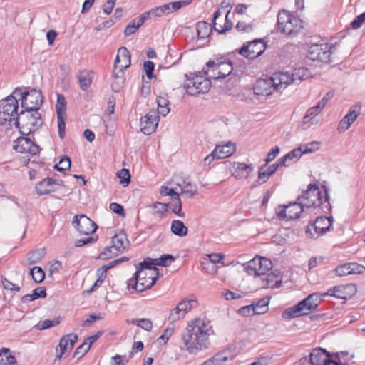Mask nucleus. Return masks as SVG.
Wrapping results in <instances>:
<instances>
[{"label":"nucleus","mask_w":365,"mask_h":365,"mask_svg":"<svg viewBox=\"0 0 365 365\" xmlns=\"http://www.w3.org/2000/svg\"><path fill=\"white\" fill-rule=\"evenodd\" d=\"M214 334L211 326L203 319H195L190 322L181 334L186 351L190 354H197L209 348L210 336Z\"/></svg>","instance_id":"nucleus-1"},{"label":"nucleus","mask_w":365,"mask_h":365,"mask_svg":"<svg viewBox=\"0 0 365 365\" xmlns=\"http://www.w3.org/2000/svg\"><path fill=\"white\" fill-rule=\"evenodd\" d=\"M138 266L140 269L128 280V287L138 292H142L150 289L156 283L158 279L159 270L155 267H152L145 258L138 264Z\"/></svg>","instance_id":"nucleus-2"},{"label":"nucleus","mask_w":365,"mask_h":365,"mask_svg":"<svg viewBox=\"0 0 365 365\" xmlns=\"http://www.w3.org/2000/svg\"><path fill=\"white\" fill-rule=\"evenodd\" d=\"M323 294L318 292L309 294L305 299L300 301L296 305L286 309L282 314L284 319L296 318L301 316L308 315L317 310L322 302Z\"/></svg>","instance_id":"nucleus-3"},{"label":"nucleus","mask_w":365,"mask_h":365,"mask_svg":"<svg viewBox=\"0 0 365 365\" xmlns=\"http://www.w3.org/2000/svg\"><path fill=\"white\" fill-rule=\"evenodd\" d=\"M22 135H29L43 124L38 111L21 110L14 123Z\"/></svg>","instance_id":"nucleus-4"},{"label":"nucleus","mask_w":365,"mask_h":365,"mask_svg":"<svg viewBox=\"0 0 365 365\" xmlns=\"http://www.w3.org/2000/svg\"><path fill=\"white\" fill-rule=\"evenodd\" d=\"M278 30L288 36L297 34L303 28V21L298 17L283 10L277 16Z\"/></svg>","instance_id":"nucleus-5"},{"label":"nucleus","mask_w":365,"mask_h":365,"mask_svg":"<svg viewBox=\"0 0 365 365\" xmlns=\"http://www.w3.org/2000/svg\"><path fill=\"white\" fill-rule=\"evenodd\" d=\"M329 195L327 190L324 191V197L322 196V192L317 185L310 184L307 190L302 192L297 198L299 202H302L306 207H319L323 202L329 201Z\"/></svg>","instance_id":"nucleus-6"},{"label":"nucleus","mask_w":365,"mask_h":365,"mask_svg":"<svg viewBox=\"0 0 365 365\" xmlns=\"http://www.w3.org/2000/svg\"><path fill=\"white\" fill-rule=\"evenodd\" d=\"M19 102L16 98L11 94L7 98L0 101V125L16 120L18 115Z\"/></svg>","instance_id":"nucleus-7"},{"label":"nucleus","mask_w":365,"mask_h":365,"mask_svg":"<svg viewBox=\"0 0 365 365\" xmlns=\"http://www.w3.org/2000/svg\"><path fill=\"white\" fill-rule=\"evenodd\" d=\"M206 65L210 69L211 74L208 75L207 71H205V73L209 78L215 80L225 78L233 70L232 63L225 57L217 58L216 61H209Z\"/></svg>","instance_id":"nucleus-8"},{"label":"nucleus","mask_w":365,"mask_h":365,"mask_svg":"<svg viewBox=\"0 0 365 365\" xmlns=\"http://www.w3.org/2000/svg\"><path fill=\"white\" fill-rule=\"evenodd\" d=\"M305 73H307V69L301 68L295 69L294 73L292 74H290L288 72L275 73L274 76L272 78L274 81V89H276V91H280L296 80L299 81H302L304 79Z\"/></svg>","instance_id":"nucleus-9"},{"label":"nucleus","mask_w":365,"mask_h":365,"mask_svg":"<svg viewBox=\"0 0 365 365\" xmlns=\"http://www.w3.org/2000/svg\"><path fill=\"white\" fill-rule=\"evenodd\" d=\"M333 49L335 48L329 43L313 44L308 50L307 57L314 61L329 63L333 61Z\"/></svg>","instance_id":"nucleus-10"},{"label":"nucleus","mask_w":365,"mask_h":365,"mask_svg":"<svg viewBox=\"0 0 365 365\" xmlns=\"http://www.w3.org/2000/svg\"><path fill=\"white\" fill-rule=\"evenodd\" d=\"M43 94L40 90L31 89L21 93V106L30 111H38L43 103Z\"/></svg>","instance_id":"nucleus-11"},{"label":"nucleus","mask_w":365,"mask_h":365,"mask_svg":"<svg viewBox=\"0 0 365 365\" xmlns=\"http://www.w3.org/2000/svg\"><path fill=\"white\" fill-rule=\"evenodd\" d=\"M210 80L199 75H196L191 78H187L186 83L184 84L186 92L192 96L205 93L210 90Z\"/></svg>","instance_id":"nucleus-12"},{"label":"nucleus","mask_w":365,"mask_h":365,"mask_svg":"<svg viewBox=\"0 0 365 365\" xmlns=\"http://www.w3.org/2000/svg\"><path fill=\"white\" fill-rule=\"evenodd\" d=\"M275 211L279 220H292L300 217V214L304 211V206L302 202H294L287 205H278Z\"/></svg>","instance_id":"nucleus-13"},{"label":"nucleus","mask_w":365,"mask_h":365,"mask_svg":"<svg viewBox=\"0 0 365 365\" xmlns=\"http://www.w3.org/2000/svg\"><path fill=\"white\" fill-rule=\"evenodd\" d=\"M266 49V43L262 39H255L247 44H244L238 50V53L249 59H255L261 56Z\"/></svg>","instance_id":"nucleus-14"},{"label":"nucleus","mask_w":365,"mask_h":365,"mask_svg":"<svg viewBox=\"0 0 365 365\" xmlns=\"http://www.w3.org/2000/svg\"><path fill=\"white\" fill-rule=\"evenodd\" d=\"M72 225L81 234L86 235L93 233L98 227L93 220L83 214L76 215Z\"/></svg>","instance_id":"nucleus-15"},{"label":"nucleus","mask_w":365,"mask_h":365,"mask_svg":"<svg viewBox=\"0 0 365 365\" xmlns=\"http://www.w3.org/2000/svg\"><path fill=\"white\" fill-rule=\"evenodd\" d=\"M58 135L63 139L66 133V101L63 94L57 95V103L56 105Z\"/></svg>","instance_id":"nucleus-16"},{"label":"nucleus","mask_w":365,"mask_h":365,"mask_svg":"<svg viewBox=\"0 0 365 365\" xmlns=\"http://www.w3.org/2000/svg\"><path fill=\"white\" fill-rule=\"evenodd\" d=\"M23 135L14 142V148L16 152L35 155L40 152V148L29 138Z\"/></svg>","instance_id":"nucleus-17"},{"label":"nucleus","mask_w":365,"mask_h":365,"mask_svg":"<svg viewBox=\"0 0 365 365\" xmlns=\"http://www.w3.org/2000/svg\"><path fill=\"white\" fill-rule=\"evenodd\" d=\"M159 117L155 110H150L140 118V130L145 135H150L156 130L158 125Z\"/></svg>","instance_id":"nucleus-18"},{"label":"nucleus","mask_w":365,"mask_h":365,"mask_svg":"<svg viewBox=\"0 0 365 365\" xmlns=\"http://www.w3.org/2000/svg\"><path fill=\"white\" fill-rule=\"evenodd\" d=\"M130 54L125 47H120L118 49V54L115 58L114 67L119 71H123L130 66Z\"/></svg>","instance_id":"nucleus-19"},{"label":"nucleus","mask_w":365,"mask_h":365,"mask_svg":"<svg viewBox=\"0 0 365 365\" xmlns=\"http://www.w3.org/2000/svg\"><path fill=\"white\" fill-rule=\"evenodd\" d=\"M274 81L272 78L260 79L257 81L253 87L254 93L258 96H269L272 94L274 89Z\"/></svg>","instance_id":"nucleus-20"},{"label":"nucleus","mask_w":365,"mask_h":365,"mask_svg":"<svg viewBox=\"0 0 365 365\" xmlns=\"http://www.w3.org/2000/svg\"><path fill=\"white\" fill-rule=\"evenodd\" d=\"M78 340V336L75 334H68L63 336L59 341L60 353L56 355L55 361H60L63 354L67 351L73 349V345Z\"/></svg>","instance_id":"nucleus-21"},{"label":"nucleus","mask_w":365,"mask_h":365,"mask_svg":"<svg viewBox=\"0 0 365 365\" xmlns=\"http://www.w3.org/2000/svg\"><path fill=\"white\" fill-rule=\"evenodd\" d=\"M331 355L324 349L317 348L314 349L309 355L311 365H324Z\"/></svg>","instance_id":"nucleus-22"},{"label":"nucleus","mask_w":365,"mask_h":365,"mask_svg":"<svg viewBox=\"0 0 365 365\" xmlns=\"http://www.w3.org/2000/svg\"><path fill=\"white\" fill-rule=\"evenodd\" d=\"M236 151L235 143L228 142L223 145H217L212 150V154L218 159H224L231 156Z\"/></svg>","instance_id":"nucleus-23"},{"label":"nucleus","mask_w":365,"mask_h":365,"mask_svg":"<svg viewBox=\"0 0 365 365\" xmlns=\"http://www.w3.org/2000/svg\"><path fill=\"white\" fill-rule=\"evenodd\" d=\"M333 220L328 217H319L314 221L313 226L315 232L317 234L316 237L319 235H324L327 231H329L332 227Z\"/></svg>","instance_id":"nucleus-24"},{"label":"nucleus","mask_w":365,"mask_h":365,"mask_svg":"<svg viewBox=\"0 0 365 365\" xmlns=\"http://www.w3.org/2000/svg\"><path fill=\"white\" fill-rule=\"evenodd\" d=\"M232 175L237 179H246L253 170L252 165L235 162L232 165Z\"/></svg>","instance_id":"nucleus-25"},{"label":"nucleus","mask_w":365,"mask_h":365,"mask_svg":"<svg viewBox=\"0 0 365 365\" xmlns=\"http://www.w3.org/2000/svg\"><path fill=\"white\" fill-rule=\"evenodd\" d=\"M283 165L282 163H279V159L277 162L272 165L267 166V163L265 165H262L259 168L258 172V180H262V183L265 182L269 177L273 175L277 171V168ZM261 184V182H259Z\"/></svg>","instance_id":"nucleus-26"},{"label":"nucleus","mask_w":365,"mask_h":365,"mask_svg":"<svg viewBox=\"0 0 365 365\" xmlns=\"http://www.w3.org/2000/svg\"><path fill=\"white\" fill-rule=\"evenodd\" d=\"M55 184H56V180L46 178L36 184V190L39 195L49 194L55 190Z\"/></svg>","instance_id":"nucleus-27"},{"label":"nucleus","mask_w":365,"mask_h":365,"mask_svg":"<svg viewBox=\"0 0 365 365\" xmlns=\"http://www.w3.org/2000/svg\"><path fill=\"white\" fill-rule=\"evenodd\" d=\"M128 244L129 242L126 235L123 230H120L112 237V245L115 250L118 251L120 253L123 252L126 249Z\"/></svg>","instance_id":"nucleus-28"},{"label":"nucleus","mask_w":365,"mask_h":365,"mask_svg":"<svg viewBox=\"0 0 365 365\" xmlns=\"http://www.w3.org/2000/svg\"><path fill=\"white\" fill-rule=\"evenodd\" d=\"M353 284H348L346 286H334L328 289L327 292L324 293V296L329 295L335 297L339 299H346L348 294L346 292L347 289H354Z\"/></svg>","instance_id":"nucleus-29"},{"label":"nucleus","mask_w":365,"mask_h":365,"mask_svg":"<svg viewBox=\"0 0 365 365\" xmlns=\"http://www.w3.org/2000/svg\"><path fill=\"white\" fill-rule=\"evenodd\" d=\"M93 78L94 73L92 71L83 70L80 71L78 75L80 88L83 91H87L91 86Z\"/></svg>","instance_id":"nucleus-30"},{"label":"nucleus","mask_w":365,"mask_h":365,"mask_svg":"<svg viewBox=\"0 0 365 365\" xmlns=\"http://www.w3.org/2000/svg\"><path fill=\"white\" fill-rule=\"evenodd\" d=\"M303 155L302 148L299 146L294 148L284 157L279 158V163H282L284 166L287 167L290 165L289 161L297 162L300 157Z\"/></svg>","instance_id":"nucleus-31"},{"label":"nucleus","mask_w":365,"mask_h":365,"mask_svg":"<svg viewBox=\"0 0 365 365\" xmlns=\"http://www.w3.org/2000/svg\"><path fill=\"white\" fill-rule=\"evenodd\" d=\"M147 262H149V264L152 267L155 266H163V267H168L173 262L175 261V257L170 254L163 255L159 258L152 259L150 257L145 258Z\"/></svg>","instance_id":"nucleus-32"},{"label":"nucleus","mask_w":365,"mask_h":365,"mask_svg":"<svg viewBox=\"0 0 365 365\" xmlns=\"http://www.w3.org/2000/svg\"><path fill=\"white\" fill-rule=\"evenodd\" d=\"M158 110L163 116H166L170 110V103L168 98L167 94H163L158 96Z\"/></svg>","instance_id":"nucleus-33"},{"label":"nucleus","mask_w":365,"mask_h":365,"mask_svg":"<svg viewBox=\"0 0 365 365\" xmlns=\"http://www.w3.org/2000/svg\"><path fill=\"white\" fill-rule=\"evenodd\" d=\"M46 255L45 248H40L29 252L26 255V260L29 265H32L40 262Z\"/></svg>","instance_id":"nucleus-34"},{"label":"nucleus","mask_w":365,"mask_h":365,"mask_svg":"<svg viewBox=\"0 0 365 365\" xmlns=\"http://www.w3.org/2000/svg\"><path fill=\"white\" fill-rule=\"evenodd\" d=\"M46 297V290L44 287H40L35 289L31 294H26L21 297L23 303H28L34 301L38 298H45Z\"/></svg>","instance_id":"nucleus-35"},{"label":"nucleus","mask_w":365,"mask_h":365,"mask_svg":"<svg viewBox=\"0 0 365 365\" xmlns=\"http://www.w3.org/2000/svg\"><path fill=\"white\" fill-rule=\"evenodd\" d=\"M172 232L179 237H185L187 235L188 229L184 223L178 220H173L170 227Z\"/></svg>","instance_id":"nucleus-36"},{"label":"nucleus","mask_w":365,"mask_h":365,"mask_svg":"<svg viewBox=\"0 0 365 365\" xmlns=\"http://www.w3.org/2000/svg\"><path fill=\"white\" fill-rule=\"evenodd\" d=\"M269 300V297H265L259 299L256 303H252L256 314H262L268 311Z\"/></svg>","instance_id":"nucleus-37"},{"label":"nucleus","mask_w":365,"mask_h":365,"mask_svg":"<svg viewBox=\"0 0 365 365\" xmlns=\"http://www.w3.org/2000/svg\"><path fill=\"white\" fill-rule=\"evenodd\" d=\"M209 261L207 262H203V264H207L208 266L211 267V272H216L217 269L215 267V264L217 263H222V260L225 257V255L224 254H216L212 253L208 255Z\"/></svg>","instance_id":"nucleus-38"},{"label":"nucleus","mask_w":365,"mask_h":365,"mask_svg":"<svg viewBox=\"0 0 365 365\" xmlns=\"http://www.w3.org/2000/svg\"><path fill=\"white\" fill-rule=\"evenodd\" d=\"M258 264V276L266 274L272 268V262L266 257H259Z\"/></svg>","instance_id":"nucleus-39"},{"label":"nucleus","mask_w":365,"mask_h":365,"mask_svg":"<svg viewBox=\"0 0 365 365\" xmlns=\"http://www.w3.org/2000/svg\"><path fill=\"white\" fill-rule=\"evenodd\" d=\"M168 207L171 209L172 212L176 214L178 217H185V213L182 210V202L179 195L172 198V202L168 204Z\"/></svg>","instance_id":"nucleus-40"},{"label":"nucleus","mask_w":365,"mask_h":365,"mask_svg":"<svg viewBox=\"0 0 365 365\" xmlns=\"http://www.w3.org/2000/svg\"><path fill=\"white\" fill-rule=\"evenodd\" d=\"M227 356L225 351L219 352L212 357L204 361L201 365H220L221 363L226 361Z\"/></svg>","instance_id":"nucleus-41"},{"label":"nucleus","mask_w":365,"mask_h":365,"mask_svg":"<svg viewBox=\"0 0 365 365\" xmlns=\"http://www.w3.org/2000/svg\"><path fill=\"white\" fill-rule=\"evenodd\" d=\"M210 32V25L207 22L200 21L197 24V33L199 38L204 39L208 37Z\"/></svg>","instance_id":"nucleus-42"},{"label":"nucleus","mask_w":365,"mask_h":365,"mask_svg":"<svg viewBox=\"0 0 365 365\" xmlns=\"http://www.w3.org/2000/svg\"><path fill=\"white\" fill-rule=\"evenodd\" d=\"M130 323L140 327L141 329L147 331H150L153 329V322L148 318L133 319H131Z\"/></svg>","instance_id":"nucleus-43"},{"label":"nucleus","mask_w":365,"mask_h":365,"mask_svg":"<svg viewBox=\"0 0 365 365\" xmlns=\"http://www.w3.org/2000/svg\"><path fill=\"white\" fill-rule=\"evenodd\" d=\"M0 365H17V361L9 351H5L0 353Z\"/></svg>","instance_id":"nucleus-44"},{"label":"nucleus","mask_w":365,"mask_h":365,"mask_svg":"<svg viewBox=\"0 0 365 365\" xmlns=\"http://www.w3.org/2000/svg\"><path fill=\"white\" fill-rule=\"evenodd\" d=\"M30 274L36 283H41L45 278V273L41 267H34L30 269Z\"/></svg>","instance_id":"nucleus-45"},{"label":"nucleus","mask_w":365,"mask_h":365,"mask_svg":"<svg viewBox=\"0 0 365 365\" xmlns=\"http://www.w3.org/2000/svg\"><path fill=\"white\" fill-rule=\"evenodd\" d=\"M196 305L197 301L195 299H184L178 304V307L183 312V314L185 316Z\"/></svg>","instance_id":"nucleus-46"},{"label":"nucleus","mask_w":365,"mask_h":365,"mask_svg":"<svg viewBox=\"0 0 365 365\" xmlns=\"http://www.w3.org/2000/svg\"><path fill=\"white\" fill-rule=\"evenodd\" d=\"M120 253L118 251L115 250L113 245L110 247H106L103 251H102L99 255L98 259L102 260H106L110 259Z\"/></svg>","instance_id":"nucleus-47"},{"label":"nucleus","mask_w":365,"mask_h":365,"mask_svg":"<svg viewBox=\"0 0 365 365\" xmlns=\"http://www.w3.org/2000/svg\"><path fill=\"white\" fill-rule=\"evenodd\" d=\"M321 143L319 141H312L307 144L301 145L303 154L312 153L318 150L320 148Z\"/></svg>","instance_id":"nucleus-48"},{"label":"nucleus","mask_w":365,"mask_h":365,"mask_svg":"<svg viewBox=\"0 0 365 365\" xmlns=\"http://www.w3.org/2000/svg\"><path fill=\"white\" fill-rule=\"evenodd\" d=\"M184 317L185 315L183 314V312L181 311V309L177 305L175 308L171 309L168 319L170 323H174Z\"/></svg>","instance_id":"nucleus-49"},{"label":"nucleus","mask_w":365,"mask_h":365,"mask_svg":"<svg viewBox=\"0 0 365 365\" xmlns=\"http://www.w3.org/2000/svg\"><path fill=\"white\" fill-rule=\"evenodd\" d=\"M60 323V321L58 319L56 320H50V319H46L43 321L38 322L35 326L34 328L37 330H44L48 328H51L52 327H54L55 325H58Z\"/></svg>","instance_id":"nucleus-50"},{"label":"nucleus","mask_w":365,"mask_h":365,"mask_svg":"<svg viewBox=\"0 0 365 365\" xmlns=\"http://www.w3.org/2000/svg\"><path fill=\"white\" fill-rule=\"evenodd\" d=\"M318 121L317 118H314V117L310 116L308 113H306L302 119L301 128L302 130H307L312 125H316Z\"/></svg>","instance_id":"nucleus-51"},{"label":"nucleus","mask_w":365,"mask_h":365,"mask_svg":"<svg viewBox=\"0 0 365 365\" xmlns=\"http://www.w3.org/2000/svg\"><path fill=\"white\" fill-rule=\"evenodd\" d=\"M71 164L70 158L65 155L60 160L58 164L54 165V168L58 171H64L71 168Z\"/></svg>","instance_id":"nucleus-52"},{"label":"nucleus","mask_w":365,"mask_h":365,"mask_svg":"<svg viewBox=\"0 0 365 365\" xmlns=\"http://www.w3.org/2000/svg\"><path fill=\"white\" fill-rule=\"evenodd\" d=\"M91 349V344L87 345V341H84L81 344L75 351L73 357L81 358L83 357Z\"/></svg>","instance_id":"nucleus-53"},{"label":"nucleus","mask_w":365,"mask_h":365,"mask_svg":"<svg viewBox=\"0 0 365 365\" xmlns=\"http://www.w3.org/2000/svg\"><path fill=\"white\" fill-rule=\"evenodd\" d=\"M118 178L120 179V183L126 185L129 184L130 182V175L129 170L125 168L121 169L120 171L117 173Z\"/></svg>","instance_id":"nucleus-54"},{"label":"nucleus","mask_w":365,"mask_h":365,"mask_svg":"<svg viewBox=\"0 0 365 365\" xmlns=\"http://www.w3.org/2000/svg\"><path fill=\"white\" fill-rule=\"evenodd\" d=\"M132 357V352H130L128 358H127L126 356H120L117 354L112 357V360L114 361L112 365H125L127 363H128Z\"/></svg>","instance_id":"nucleus-55"},{"label":"nucleus","mask_w":365,"mask_h":365,"mask_svg":"<svg viewBox=\"0 0 365 365\" xmlns=\"http://www.w3.org/2000/svg\"><path fill=\"white\" fill-rule=\"evenodd\" d=\"M197 192L196 185L191 182H187L182 190V193L188 195V197H192Z\"/></svg>","instance_id":"nucleus-56"},{"label":"nucleus","mask_w":365,"mask_h":365,"mask_svg":"<svg viewBox=\"0 0 365 365\" xmlns=\"http://www.w3.org/2000/svg\"><path fill=\"white\" fill-rule=\"evenodd\" d=\"M349 268H350L349 264L346 263L336 267L334 272L339 277L350 275L351 271Z\"/></svg>","instance_id":"nucleus-57"},{"label":"nucleus","mask_w":365,"mask_h":365,"mask_svg":"<svg viewBox=\"0 0 365 365\" xmlns=\"http://www.w3.org/2000/svg\"><path fill=\"white\" fill-rule=\"evenodd\" d=\"M144 71L145 72L147 78L150 80L154 77L153 71L155 68V65L153 62L150 61H147L144 62L143 64Z\"/></svg>","instance_id":"nucleus-58"},{"label":"nucleus","mask_w":365,"mask_h":365,"mask_svg":"<svg viewBox=\"0 0 365 365\" xmlns=\"http://www.w3.org/2000/svg\"><path fill=\"white\" fill-rule=\"evenodd\" d=\"M360 110L361 108L359 106H354L349 108L346 116L348 117L351 121L354 122L361 113Z\"/></svg>","instance_id":"nucleus-59"},{"label":"nucleus","mask_w":365,"mask_h":365,"mask_svg":"<svg viewBox=\"0 0 365 365\" xmlns=\"http://www.w3.org/2000/svg\"><path fill=\"white\" fill-rule=\"evenodd\" d=\"M153 207L156 210V214H158L160 216H163L168 211V204L155 202L153 205Z\"/></svg>","instance_id":"nucleus-60"},{"label":"nucleus","mask_w":365,"mask_h":365,"mask_svg":"<svg viewBox=\"0 0 365 365\" xmlns=\"http://www.w3.org/2000/svg\"><path fill=\"white\" fill-rule=\"evenodd\" d=\"M353 123V121L345 115L339 123L338 130L339 132H344L350 128Z\"/></svg>","instance_id":"nucleus-61"},{"label":"nucleus","mask_w":365,"mask_h":365,"mask_svg":"<svg viewBox=\"0 0 365 365\" xmlns=\"http://www.w3.org/2000/svg\"><path fill=\"white\" fill-rule=\"evenodd\" d=\"M238 313L243 317H250L256 314L252 304L241 307L238 310Z\"/></svg>","instance_id":"nucleus-62"},{"label":"nucleus","mask_w":365,"mask_h":365,"mask_svg":"<svg viewBox=\"0 0 365 365\" xmlns=\"http://www.w3.org/2000/svg\"><path fill=\"white\" fill-rule=\"evenodd\" d=\"M235 28L239 31L250 33L253 31L254 25L252 24H246L244 21H238Z\"/></svg>","instance_id":"nucleus-63"},{"label":"nucleus","mask_w":365,"mask_h":365,"mask_svg":"<svg viewBox=\"0 0 365 365\" xmlns=\"http://www.w3.org/2000/svg\"><path fill=\"white\" fill-rule=\"evenodd\" d=\"M350 268L349 270L351 271V274H361L365 272V267H364L361 264H357V263H349Z\"/></svg>","instance_id":"nucleus-64"}]
</instances>
